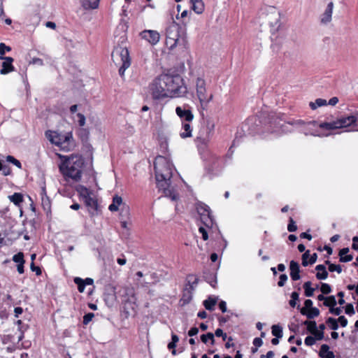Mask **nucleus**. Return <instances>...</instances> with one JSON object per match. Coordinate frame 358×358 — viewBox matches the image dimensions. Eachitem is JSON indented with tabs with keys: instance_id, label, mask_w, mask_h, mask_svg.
<instances>
[{
	"instance_id": "nucleus-25",
	"label": "nucleus",
	"mask_w": 358,
	"mask_h": 358,
	"mask_svg": "<svg viewBox=\"0 0 358 358\" xmlns=\"http://www.w3.org/2000/svg\"><path fill=\"white\" fill-rule=\"evenodd\" d=\"M187 285L189 286L191 291L194 290L199 282V278L192 274H189L187 277Z\"/></svg>"
},
{
	"instance_id": "nucleus-12",
	"label": "nucleus",
	"mask_w": 358,
	"mask_h": 358,
	"mask_svg": "<svg viewBox=\"0 0 358 358\" xmlns=\"http://www.w3.org/2000/svg\"><path fill=\"white\" fill-rule=\"evenodd\" d=\"M334 9V3L332 1L327 4L324 13L320 16V22L322 24H327L331 21Z\"/></svg>"
},
{
	"instance_id": "nucleus-15",
	"label": "nucleus",
	"mask_w": 358,
	"mask_h": 358,
	"mask_svg": "<svg viewBox=\"0 0 358 358\" xmlns=\"http://www.w3.org/2000/svg\"><path fill=\"white\" fill-rule=\"evenodd\" d=\"M290 277L292 280L296 281L301 278L300 266L297 262L292 260L289 263Z\"/></svg>"
},
{
	"instance_id": "nucleus-57",
	"label": "nucleus",
	"mask_w": 358,
	"mask_h": 358,
	"mask_svg": "<svg viewBox=\"0 0 358 358\" xmlns=\"http://www.w3.org/2000/svg\"><path fill=\"white\" fill-rule=\"evenodd\" d=\"M337 321H338V322H339L341 324V326L342 327H345L348 325V320L343 315L340 316L338 318Z\"/></svg>"
},
{
	"instance_id": "nucleus-2",
	"label": "nucleus",
	"mask_w": 358,
	"mask_h": 358,
	"mask_svg": "<svg viewBox=\"0 0 358 358\" xmlns=\"http://www.w3.org/2000/svg\"><path fill=\"white\" fill-rule=\"evenodd\" d=\"M154 169L159 189L163 192L165 196L171 198L172 201H176L178 198V194L171 187L173 164L167 158L158 156L155 160Z\"/></svg>"
},
{
	"instance_id": "nucleus-61",
	"label": "nucleus",
	"mask_w": 358,
	"mask_h": 358,
	"mask_svg": "<svg viewBox=\"0 0 358 358\" xmlns=\"http://www.w3.org/2000/svg\"><path fill=\"white\" fill-rule=\"evenodd\" d=\"M29 64H37V65H39V66H43V62L41 59L40 58H38V57H34L31 61L29 62Z\"/></svg>"
},
{
	"instance_id": "nucleus-50",
	"label": "nucleus",
	"mask_w": 358,
	"mask_h": 358,
	"mask_svg": "<svg viewBox=\"0 0 358 358\" xmlns=\"http://www.w3.org/2000/svg\"><path fill=\"white\" fill-rule=\"evenodd\" d=\"M94 315L92 313H87L83 317V324H87L94 317Z\"/></svg>"
},
{
	"instance_id": "nucleus-29",
	"label": "nucleus",
	"mask_w": 358,
	"mask_h": 358,
	"mask_svg": "<svg viewBox=\"0 0 358 358\" xmlns=\"http://www.w3.org/2000/svg\"><path fill=\"white\" fill-rule=\"evenodd\" d=\"M327 104V100L320 98L317 99L315 102H310L309 106L312 110H315L318 107L324 106Z\"/></svg>"
},
{
	"instance_id": "nucleus-60",
	"label": "nucleus",
	"mask_w": 358,
	"mask_h": 358,
	"mask_svg": "<svg viewBox=\"0 0 358 358\" xmlns=\"http://www.w3.org/2000/svg\"><path fill=\"white\" fill-rule=\"evenodd\" d=\"M77 116L79 118L78 120V124L80 127H83L85 124V117L83 114L82 113H78L77 114Z\"/></svg>"
},
{
	"instance_id": "nucleus-17",
	"label": "nucleus",
	"mask_w": 358,
	"mask_h": 358,
	"mask_svg": "<svg viewBox=\"0 0 358 358\" xmlns=\"http://www.w3.org/2000/svg\"><path fill=\"white\" fill-rule=\"evenodd\" d=\"M306 308H301L300 313L303 315H306L308 319L311 320L320 315V310L317 308H311L308 310H306Z\"/></svg>"
},
{
	"instance_id": "nucleus-46",
	"label": "nucleus",
	"mask_w": 358,
	"mask_h": 358,
	"mask_svg": "<svg viewBox=\"0 0 358 358\" xmlns=\"http://www.w3.org/2000/svg\"><path fill=\"white\" fill-rule=\"evenodd\" d=\"M310 257V250H306L305 252L302 255V265L303 266H307L308 265V259Z\"/></svg>"
},
{
	"instance_id": "nucleus-53",
	"label": "nucleus",
	"mask_w": 358,
	"mask_h": 358,
	"mask_svg": "<svg viewBox=\"0 0 358 358\" xmlns=\"http://www.w3.org/2000/svg\"><path fill=\"white\" fill-rule=\"evenodd\" d=\"M287 280V275L286 274H281L279 278L278 285L279 287H283Z\"/></svg>"
},
{
	"instance_id": "nucleus-3",
	"label": "nucleus",
	"mask_w": 358,
	"mask_h": 358,
	"mask_svg": "<svg viewBox=\"0 0 358 358\" xmlns=\"http://www.w3.org/2000/svg\"><path fill=\"white\" fill-rule=\"evenodd\" d=\"M83 164L84 161L81 157L72 155L65 158L62 165L59 166V170L64 176L75 181H79L82 176Z\"/></svg>"
},
{
	"instance_id": "nucleus-30",
	"label": "nucleus",
	"mask_w": 358,
	"mask_h": 358,
	"mask_svg": "<svg viewBox=\"0 0 358 358\" xmlns=\"http://www.w3.org/2000/svg\"><path fill=\"white\" fill-rule=\"evenodd\" d=\"M319 127L321 129H327V130H334L336 129H338V125L336 124V120L331 122H322L319 124Z\"/></svg>"
},
{
	"instance_id": "nucleus-42",
	"label": "nucleus",
	"mask_w": 358,
	"mask_h": 358,
	"mask_svg": "<svg viewBox=\"0 0 358 358\" xmlns=\"http://www.w3.org/2000/svg\"><path fill=\"white\" fill-rule=\"evenodd\" d=\"M197 211H198L199 214L201 215V213H206L210 212L211 210L207 205H206L204 203H199V204H198V206H197Z\"/></svg>"
},
{
	"instance_id": "nucleus-20",
	"label": "nucleus",
	"mask_w": 358,
	"mask_h": 358,
	"mask_svg": "<svg viewBox=\"0 0 358 358\" xmlns=\"http://www.w3.org/2000/svg\"><path fill=\"white\" fill-rule=\"evenodd\" d=\"M203 278L208 283H209L213 287H215L217 283L216 275L213 272L204 271Z\"/></svg>"
},
{
	"instance_id": "nucleus-22",
	"label": "nucleus",
	"mask_w": 358,
	"mask_h": 358,
	"mask_svg": "<svg viewBox=\"0 0 358 358\" xmlns=\"http://www.w3.org/2000/svg\"><path fill=\"white\" fill-rule=\"evenodd\" d=\"M192 8L197 14H201L204 10V3L202 0H192Z\"/></svg>"
},
{
	"instance_id": "nucleus-7",
	"label": "nucleus",
	"mask_w": 358,
	"mask_h": 358,
	"mask_svg": "<svg viewBox=\"0 0 358 358\" xmlns=\"http://www.w3.org/2000/svg\"><path fill=\"white\" fill-rule=\"evenodd\" d=\"M206 81L201 78H197L196 80V96L203 107L207 106L208 103L213 99V95L208 93L206 90Z\"/></svg>"
},
{
	"instance_id": "nucleus-28",
	"label": "nucleus",
	"mask_w": 358,
	"mask_h": 358,
	"mask_svg": "<svg viewBox=\"0 0 358 358\" xmlns=\"http://www.w3.org/2000/svg\"><path fill=\"white\" fill-rule=\"evenodd\" d=\"M41 205H42L43 210L46 212L47 214L50 213L51 203H50V200L48 196H42Z\"/></svg>"
},
{
	"instance_id": "nucleus-59",
	"label": "nucleus",
	"mask_w": 358,
	"mask_h": 358,
	"mask_svg": "<svg viewBox=\"0 0 358 358\" xmlns=\"http://www.w3.org/2000/svg\"><path fill=\"white\" fill-rule=\"evenodd\" d=\"M79 135L82 140H85L88 138L89 131L85 129H80L79 131Z\"/></svg>"
},
{
	"instance_id": "nucleus-45",
	"label": "nucleus",
	"mask_w": 358,
	"mask_h": 358,
	"mask_svg": "<svg viewBox=\"0 0 358 358\" xmlns=\"http://www.w3.org/2000/svg\"><path fill=\"white\" fill-rule=\"evenodd\" d=\"M296 229H297V227L296 225L295 222L294 221V220L292 217H289V224L287 225V230L289 232H294V231H296Z\"/></svg>"
},
{
	"instance_id": "nucleus-48",
	"label": "nucleus",
	"mask_w": 358,
	"mask_h": 358,
	"mask_svg": "<svg viewBox=\"0 0 358 358\" xmlns=\"http://www.w3.org/2000/svg\"><path fill=\"white\" fill-rule=\"evenodd\" d=\"M214 336L222 337L223 341H225L227 338V335L226 333H224L222 329H217L215 331Z\"/></svg>"
},
{
	"instance_id": "nucleus-63",
	"label": "nucleus",
	"mask_w": 358,
	"mask_h": 358,
	"mask_svg": "<svg viewBox=\"0 0 358 358\" xmlns=\"http://www.w3.org/2000/svg\"><path fill=\"white\" fill-rule=\"evenodd\" d=\"M199 231L202 234L203 239L204 241L208 240V233H207L206 229L204 227H200L199 229Z\"/></svg>"
},
{
	"instance_id": "nucleus-24",
	"label": "nucleus",
	"mask_w": 358,
	"mask_h": 358,
	"mask_svg": "<svg viewBox=\"0 0 358 358\" xmlns=\"http://www.w3.org/2000/svg\"><path fill=\"white\" fill-rule=\"evenodd\" d=\"M182 129L184 131L180 132V136L182 138H185L192 136V129L189 123H182Z\"/></svg>"
},
{
	"instance_id": "nucleus-40",
	"label": "nucleus",
	"mask_w": 358,
	"mask_h": 358,
	"mask_svg": "<svg viewBox=\"0 0 358 358\" xmlns=\"http://www.w3.org/2000/svg\"><path fill=\"white\" fill-rule=\"evenodd\" d=\"M299 294L297 292H293L291 294V299L289 301V306L294 308L296 305V301L299 300Z\"/></svg>"
},
{
	"instance_id": "nucleus-16",
	"label": "nucleus",
	"mask_w": 358,
	"mask_h": 358,
	"mask_svg": "<svg viewBox=\"0 0 358 358\" xmlns=\"http://www.w3.org/2000/svg\"><path fill=\"white\" fill-rule=\"evenodd\" d=\"M319 356L321 358H334L335 355L332 351L329 350V346L327 344H322L320 347Z\"/></svg>"
},
{
	"instance_id": "nucleus-14",
	"label": "nucleus",
	"mask_w": 358,
	"mask_h": 358,
	"mask_svg": "<svg viewBox=\"0 0 358 358\" xmlns=\"http://www.w3.org/2000/svg\"><path fill=\"white\" fill-rule=\"evenodd\" d=\"M176 113L182 120H185L188 122H191L194 118V115L189 109L178 106L176 108Z\"/></svg>"
},
{
	"instance_id": "nucleus-18",
	"label": "nucleus",
	"mask_w": 358,
	"mask_h": 358,
	"mask_svg": "<svg viewBox=\"0 0 358 358\" xmlns=\"http://www.w3.org/2000/svg\"><path fill=\"white\" fill-rule=\"evenodd\" d=\"M315 269L317 271L316 273V278L317 280H325L327 278L328 272L324 265H317Z\"/></svg>"
},
{
	"instance_id": "nucleus-32",
	"label": "nucleus",
	"mask_w": 358,
	"mask_h": 358,
	"mask_svg": "<svg viewBox=\"0 0 358 358\" xmlns=\"http://www.w3.org/2000/svg\"><path fill=\"white\" fill-rule=\"evenodd\" d=\"M303 324L307 327V330L310 334L314 333V331H315L317 329L315 321L306 320L303 322Z\"/></svg>"
},
{
	"instance_id": "nucleus-19",
	"label": "nucleus",
	"mask_w": 358,
	"mask_h": 358,
	"mask_svg": "<svg viewBox=\"0 0 358 358\" xmlns=\"http://www.w3.org/2000/svg\"><path fill=\"white\" fill-rule=\"evenodd\" d=\"M200 218H201V220L203 222V224L206 227H213L214 221H213V216L211 215V211L206 213H201Z\"/></svg>"
},
{
	"instance_id": "nucleus-58",
	"label": "nucleus",
	"mask_w": 358,
	"mask_h": 358,
	"mask_svg": "<svg viewBox=\"0 0 358 358\" xmlns=\"http://www.w3.org/2000/svg\"><path fill=\"white\" fill-rule=\"evenodd\" d=\"M1 171H2L3 176H8L11 173L10 168L6 164H3Z\"/></svg>"
},
{
	"instance_id": "nucleus-37",
	"label": "nucleus",
	"mask_w": 358,
	"mask_h": 358,
	"mask_svg": "<svg viewBox=\"0 0 358 358\" xmlns=\"http://www.w3.org/2000/svg\"><path fill=\"white\" fill-rule=\"evenodd\" d=\"M326 322L331 329L336 331L338 329V324L336 319L334 317H329L327 318Z\"/></svg>"
},
{
	"instance_id": "nucleus-9",
	"label": "nucleus",
	"mask_w": 358,
	"mask_h": 358,
	"mask_svg": "<svg viewBox=\"0 0 358 358\" xmlns=\"http://www.w3.org/2000/svg\"><path fill=\"white\" fill-rule=\"evenodd\" d=\"M292 124L295 125L301 132L305 135H315L313 132V127L316 125L315 121L304 122L301 120H297L292 122Z\"/></svg>"
},
{
	"instance_id": "nucleus-38",
	"label": "nucleus",
	"mask_w": 358,
	"mask_h": 358,
	"mask_svg": "<svg viewBox=\"0 0 358 358\" xmlns=\"http://www.w3.org/2000/svg\"><path fill=\"white\" fill-rule=\"evenodd\" d=\"M74 282L78 285V289L80 292H83L85 288V283L83 279L76 277L74 278Z\"/></svg>"
},
{
	"instance_id": "nucleus-64",
	"label": "nucleus",
	"mask_w": 358,
	"mask_h": 358,
	"mask_svg": "<svg viewBox=\"0 0 358 358\" xmlns=\"http://www.w3.org/2000/svg\"><path fill=\"white\" fill-rule=\"evenodd\" d=\"M352 248L355 250H358V236H354L352 238Z\"/></svg>"
},
{
	"instance_id": "nucleus-26",
	"label": "nucleus",
	"mask_w": 358,
	"mask_h": 358,
	"mask_svg": "<svg viewBox=\"0 0 358 358\" xmlns=\"http://www.w3.org/2000/svg\"><path fill=\"white\" fill-rule=\"evenodd\" d=\"M8 197L10 201L16 206H20V203L23 201V196L21 193L15 192Z\"/></svg>"
},
{
	"instance_id": "nucleus-39",
	"label": "nucleus",
	"mask_w": 358,
	"mask_h": 358,
	"mask_svg": "<svg viewBox=\"0 0 358 358\" xmlns=\"http://www.w3.org/2000/svg\"><path fill=\"white\" fill-rule=\"evenodd\" d=\"M82 6L85 10L96 9L98 7H93L94 0H80Z\"/></svg>"
},
{
	"instance_id": "nucleus-35",
	"label": "nucleus",
	"mask_w": 358,
	"mask_h": 358,
	"mask_svg": "<svg viewBox=\"0 0 358 358\" xmlns=\"http://www.w3.org/2000/svg\"><path fill=\"white\" fill-rule=\"evenodd\" d=\"M272 334L277 338H282L283 336L282 328L278 324H274L271 327Z\"/></svg>"
},
{
	"instance_id": "nucleus-5",
	"label": "nucleus",
	"mask_w": 358,
	"mask_h": 358,
	"mask_svg": "<svg viewBox=\"0 0 358 358\" xmlns=\"http://www.w3.org/2000/svg\"><path fill=\"white\" fill-rule=\"evenodd\" d=\"M45 134L52 143H54L56 145L61 146L63 148L73 145V135L71 132H69L63 135L55 131L52 132L48 131Z\"/></svg>"
},
{
	"instance_id": "nucleus-43",
	"label": "nucleus",
	"mask_w": 358,
	"mask_h": 358,
	"mask_svg": "<svg viewBox=\"0 0 358 358\" xmlns=\"http://www.w3.org/2000/svg\"><path fill=\"white\" fill-rule=\"evenodd\" d=\"M6 161L13 164L15 166H16L19 169L22 168L21 162L11 155H8L6 157Z\"/></svg>"
},
{
	"instance_id": "nucleus-56",
	"label": "nucleus",
	"mask_w": 358,
	"mask_h": 358,
	"mask_svg": "<svg viewBox=\"0 0 358 358\" xmlns=\"http://www.w3.org/2000/svg\"><path fill=\"white\" fill-rule=\"evenodd\" d=\"M30 268L32 271L36 272V275H40L42 273L41 268L39 266H35L33 262L30 265Z\"/></svg>"
},
{
	"instance_id": "nucleus-31",
	"label": "nucleus",
	"mask_w": 358,
	"mask_h": 358,
	"mask_svg": "<svg viewBox=\"0 0 358 358\" xmlns=\"http://www.w3.org/2000/svg\"><path fill=\"white\" fill-rule=\"evenodd\" d=\"M201 340L205 344H206L209 341H210L211 345L215 344L214 334L211 332H208L206 334H202L201 336Z\"/></svg>"
},
{
	"instance_id": "nucleus-36",
	"label": "nucleus",
	"mask_w": 358,
	"mask_h": 358,
	"mask_svg": "<svg viewBox=\"0 0 358 358\" xmlns=\"http://www.w3.org/2000/svg\"><path fill=\"white\" fill-rule=\"evenodd\" d=\"M336 304L337 301L335 296L333 295L326 297V299L324 301V306L329 307V308L332 306H335Z\"/></svg>"
},
{
	"instance_id": "nucleus-4",
	"label": "nucleus",
	"mask_w": 358,
	"mask_h": 358,
	"mask_svg": "<svg viewBox=\"0 0 358 358\" xmlns=\"http://www.w3.org/2000/svg\"><path fill=\"white\" fill-rule=\"evenodd\" d=\"M111 57L115 64L120 66L119 74L121 77H123L126 69L131 65L129 50L126 47L117 45L113 49Z\"/></svg>"
},
{
	"instance_id": "nucleus-27",
	"label": "nucleus",
	"mask_w": 358,
	"mask_h": 358,
	"mask_svg": "<svg viewBox=\"0 0 358 358\" xmlns=\"http://www.w3.org/2000/svg\"><path fill=\"white\" fill-rule=\"evenodd\" d=\"M216 303L217 299L209 296L206 300L203 301V306H205L206 309L208 310H213Z\"/></svg>"
},
{
	"instance_id": "nucleus-41",
	"label": "nucleus",
	"mask_w": 358,
	"mask_h": 358,
	"mask_svg": "<svg viewBox=\"0 0 358 358\" xmlns=\"http://www.w3.org/2000/svg\"><path fill=\"white\" fill-rule=\"evenodd\" d=\"M13 261L18 264H24V254L21 252L15 254L13 257Z\"/></svg>"
},
{
	"instance_id": "nucleus-52",
	"label": "nucleus",
	"mask_w": 358,
	"mask_h": 358,
	"mask_svg": "<svg viewBox=\"0 0 358 358\" xmlns=\"http://www.w3.org/2000/svg\"><path fill=\"white\" fill-rule=\"evenodd\" d=\"M315 338L311 336H308L305 338L304 343L308 346H312L315 343Z\"/></svg>"
},
{
	"instance_id": "nucleus-8",
	"label": "nucleus",
	"mask_w": 358,
	"mask_h": 358,
	"mask_svg": "<svg viewBox=\"0 0 358 358\" xmlns=\"http://www.w3.org/2000/svg\"><path fill=\"white\" fill-rule=\"evenodd\" d=\"M166 43L169 45L170 41H173L171 43V49H173L180 43V33H179V24L175 22H173L166 30Z\"/></svg>"
},
{
	"instance_id": "nucleus-34",
	"label": "nucleus",
	"mask_w": 358,
	"mask_h": 358,
	"mask_svg": "<svg viewBox=\"0 0 358 358\" xmlns=\"http://www.w3.org/2000/svg\"><path fill=\"white\" fill-rule=\"evenodd\" d=\"M76 190L83 199L90 195V192L88 190V189L83 185H78L76 187Z\"/></svg>"
},
{
	"instance_id": "nucleus-33",
	"label": "nucleus",
	"mask_w": 358,
	"mask_h": 358,
	"mask_svg": "<svg viewBox=\"0 0 358 358\" xmlns=\"http://www.w3.org/2000/svg\"><path fill=\"white\" fill-rule=\"evenodd\" d=\"M325 264L328 265V269L330 272H337L338 273H341L342 272L341 266L339 264H334L330 262V261H325Z\"/></svg>"
},
{
	"instance_id": "nucleus-54",
	"label": "nucleus",
	"mask_w": 358,
	"mask_h": 358,
	"mask_svg": "<svg viewBox=\"0 0 358 358\" xmlns=\"http://www.w3.org/2000/svg\"><path fill=\"white\" fill-rule=\"evenodd\" d=\"M341 312L342 310L341 307L335 308V306H332L329 308V313L335 315H340Z\"/></svg>"
},
{
	"instance_id": "nucleus-55",
	"label": "nucleus",
	"mask_w": 358,
	"mask_h": 358,
	"mask_svg": "<svg viewBox=\"0 0 358 358\" xmlns=\"http://www.w3.org/2000/svg\"><path fill=\"white\" fill-rule=\"evenodd\" d=\"M188 296L186 295L185 293L183 294V296L182 298V301H183V303H187L192 299V291L187 290Z\"/></svg>"
},
{
	"instance_id": "nucleus-23",
	"label": "nucleus",
	"mask_w": 358,
	"mask_h": 358,
	"mask_svg": "<svg viewBox=\"0 0 358 358\" xmlns=\"http://www.w3.org/2000/svg\"><path fill=\"white\" fill-rule=\"evenodd\" d=\"M85 203L86 206L89 208V210L96 211L98 208L97 201L91 197L90 195L84 199Z\"/></svg>"
},
{
	"instance_id": "nucleus-51",
	"label": "nucleus",
	"mask_w": 358,
	"mask_h": 358,
	"mask_svg": "<svg viewBox=\"0 0 358 358\" xmlns=\"http://www.w3.org/2000/svg\"><path fill=\"white\" fill-rule=\"evenodd\" d=\"M312 334L314 335L315 341H321L324 338V332L322 331H318V329L314 331V333Z\"/></svg>"
},
{
	"instance_id": "nucleus-10",
	"label": "nucleus",
	"mask_w": 358,
	"mask_h": 358,
	"mask_svg": "<svg viewBox=\"0 0 358 358\" xmlns=\"http://www.w3.org/2000/svg\"><path fill=\"white\" fill-rule=\"evenodd\" d=\"M140 36L152 45L157 44L160 38L159 34L155 30H144L140 33Z\"/></svg>"
},
{
	"instance_id": "nucleus-62",
	"label": "nucleus",
	"mask_w": 358,
	"mask_h": 358,
	"mask_svg": "<svg viewBox=\"0 0 358 358\" xmlns=\"http://www.w3.org/2000/svg\"><path fill=\"white\" fill-rule=\"evenodd\" d=\"M352 259H353V256L352 255H347L343 257H340L339 261L341 262H351L352 260Z\"/></svg>"
},
{
	"instance_id": "nucleus-49",
	"label": "nucleus",
	"mask_w": 358,
	"mask_h": 358,
	"mask_svg": "<svg viewBox=\"0 0 358 358\" xmlns=\"http://www.w3.org/2000/svg\"><path fill=\"white\" fill-rule=\"evenodd\" d=\"M11 50L10 47L7 46L5 43H0V56H3L6 52H9Z\"/></svg>"
},
{
	"instance_id": "nucleus-6",
	"label": "nucleus",
	"mask_w": 358,
	"mask_h": 358,
	"mask_svg": "<svg viewBox=\"0 0 358 358\" xmlns=\"http://www.w3.org/2000/svg\"><path fill=\"white\" fill-rule=\"evenodd\" d=\"M215 124L213 121L208 120L201 125L196 140L203 146H206L213 136Z\"/></svg>"
},
{
	"instance_id": "nucleus-47",
	"label": "nucleus",
	"mask_w": 358,
	"mask_h": 358,
	"mask_svg": "<svg viewBox=\"0 0 358 358\" xmlns=\"http://www.w3.org/2000/svg\"><path fill=\"white\" fill-rule=\"evenodd\" d=\"M345 312L347 315H352L355 313L354 306L352 303H348L345 308Z\"/></svg>"
},
{
	"instance_id": "nucleus-11",
	"label": "nucleus",
	"mask_w": 358,
	"mask_h": 358,
	"mask_svg": "<svg viewBox=\"0 0 358 358\" xmlns=\"http://www.w3.org/2000/svg\"><path fill=\"white\" fill-rule=\"evenodd\" d=\"M0 59L4 60L1 64V69L0 73L5 75L15 71V67L13 65V58L11 57L0 56Z\"/></svg>"
},
{
	"instance_id": "nucleus-21",
	"label": "nucleus",
	"mask_w": 358,
	"mask_h": 358,
	"mask_svg": "<svg viewBox=\"0 0 358 358\" xmlns=\"http://www.w3.org/2000/svg\"><path fill=\"white\" fill-rule=\"evenodd\" d=\"M122 203V199L121 196L118 195H115L113 198V202L109 205L108 209L111 212H115L118 210L119 206Z\"/></svg>"
},
{
	"instance_id": "nucleus-44",
	"label": "nucleus",
	"mask_w": 358,
	"mask_h": 358,
	"mask_svg": "<svg viewBox=\"0 0 358 358\" xmlns=\"http://www.w3.org/2000/svg\"><path fill=\"white\" fill-rule=\"evenodd\" d=\"M320 290L323 294H328L331 292V287L327 283H322Z\"/></svg>"
},
{
	"instance_id": "nucleus-1",
	"label": "nucleus",
	"mask_w": 358,
	"mask_h": 358,
	"mask_svg": "<svg viewBox=\"0 0 358 358\" xmlns=\"http://www.w3.org/2000/svg\"><path fill=\"white\" fill-rule=\"evenodd\" d=\"M154 99L182 96L187 92L184 80L179 74L162 73L150 85Z\"/></svg>"
},
{
	"instance_id": "nucleus-13",
	"label": "nucleus",
	"mask_w": 358,
	"mask_h": 358,
	"mask_svg": "<svg viewBox=\"0 0 358 358\" xmlns=\"http://www.w3.org/2000/svg\"><path fill=\"white\" fill-rule=\"evenodd\" d=\"M357 122L356 115H351L347 117H342L336 120L338 129L347 127Z\"/></svg>"
}]
</instances>
